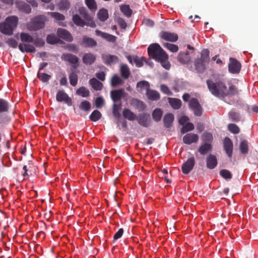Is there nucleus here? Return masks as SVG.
I'll return each instance as SVG.
<instances>
[{"instance_id": "0eeeda50", "label": "nucleus", "mask_w": 258, "mask_h": 258, "mask_svg": "<svg viewBox=\"0 0 258 258\" xmlns=\"http://www.w3.org/2000/svg\"><path fill=\"white\" fill-rule=\"evenodd\" d=\"M241 69L240 63L235 58L230 57L228 64V71L232 74H238Z\"/></svg>"}, {"instance_id": "603ef678", "label": "nucleus", "mask_w": 258, "mask_h": 258, "mask_svg": "<svg viewBox=\"0 0 258 258\" xmlns=\"http://www.w3.org/2000/svg\"><path fill=\"white\" fill-rule=\"evenodd\" d=\"M122 80L118 76L114 75L111 80V84L112 87H115L123 83Z\"/></svg>"}, {"instance_id": "f8f14e48", "label": "nucleus", "mask_w": 258, "mask_h": 258, "mask_svg": "<svg viewBox=\"0 0 258 258\" xmlns=\"http://www.w3.org/2000/svg\"><path fill=\"white\" fill-rule=\"evenodd\" d=\"M160 37L166 41L171 42H176L178 38L176 33L168 31H161L160 33Z\"/></svg>"}, {"instance_id": "052dcab7", "label": "nucleus", "mask_w": 258, "mask_h": 258, "mask_svg": "<svg viewBox=\"0 0 258 258\" xmlns=\"http://www.w3.org/2000/svg\"><path fill=\"white\" fill-rule=\"evenodd\" d=\"M228 115L230 119L233 121H238L240 119L239 114L237 112H234L233 110L230 111Z\"/></svg>"}, {"instance_id": "864d4df0", "label": "nucleus", "mask_w": 258, "mask_h": 258, "mask_svg": "<svg viewBox=\"0 0 258 258\" xmlns=\"http://www.w3.org/2000/svg\"><path fill=\"white\" fill-rule=\"evenodd\" d=\"M69 80L70 84L73 86H75L78 83V76L75 72H72L69 75Z\"/></svg>"}, {"instance_id": "39448f33", "label": "nucleus", "mask_w": 258, "mask_h": 258, "mask_svg": "<svg viewBox=\"0 0 258 258\" xmlns=\"http://www.w3.org/2000/svg\"><path fill=\"white\" fill-rule=\"evenodd\" d=\"M189 108L191 109L194 114L197 116H201L203 113V107L200 104L198 100L195 98H192L189 100Z\"/></svg>"}, {"instance_id": "393cba45", "label": "nucleus", "mask_w": 258, "mask_h": 258, "mask_svg": "<svg viewBox=\"0 0 258 258\" xmlns=\"http://www.w3.org/2000/svg\"><path fill=\"white\" fill-rule=\"evenodd\" d=\"M122 115L124 118L130 121L137 119V115L128 108L123 109Z\"/></svg>"}, {"instance_id": "7ed1b4c3", "label": "nucleus", "mask_w": 258, "mask_h": 258, "mask_svg": "<svg viewBox=\"0 0 258 258\" xmlns=\"http://www.w3.org/2000/svg\"><path fill=\"white\" fill-rule=\"evenodd\" d=\"M18 22V17L15 16L7 17L4 23L0 24V31L6 35H12L14 29L17 26Z\"/></svg>"}, {"instance_id": "0e129e2a", "label": "nucleus", "mask_w": 258, "mask_h": 258, "mask_svg": "<svg viewBox=\"0 0 258 258\" xmlns=\"http://www.w3.org/2000/svg\"><path fill=\"white\" fill-rule=\"evenodd\" d=\"M160 90L164 94L168 95H171L172 94V92L170 90L169 88L167 86L164 84L160 85Z\"/></svg>"}, {"instance_id": "9b49d317", "label": "nucleus", "mask_w": 258, "mask_h": 258, "mask_svg": "<svg viewBox=\"0 0 258 258\" xmlns=\"http://www.w3.org/2000/svg\"><path fill=\"white\" fill-rule=\"evenodd\" d=\"M61 59L65 61L72 64L75 69L78 67V66L76 64L79 61V58L77 56L71 53H63L61 55Z\"/></svg>"}, {"instance_id": "72a5a7b5", "label": "nucleus", "mask_w": 258, "mask_h": 258, "mask_svg": "<svg viewBox=\"0 0 258 258\" xmlns=\"http://www.w3.org/2000/svg\"><path fill=\"white\" fill-rule=\"evenodd\" d=\"M21 40L23 42L32 43L33 42V38L28 33L22 32L20 35Z\"/></svg>"}, {"instance_id": "a211bd4d", "label": "nucleus", "mask_w": 258, "mask_h": 258, "mask_svg": "<svg viewBox=\"0 0 258 258\" xmlns=\"http://www.w3.org/2000/svg\"><path fill=\"white\" fill-rule=\"evenodd\" d=\"M81 44L86 47H93L97 46V43L94 39L84 36Z\"/></svg>"}, {"instance_id": "7c9ffc66", "label": "nucleus", "mask_w": 258, "mask_h": 258, "mask_svg": "<svg viewBox=\"0 0 258 258\" xmlns=\"http://www.w3.org/2000/svg\"><path fill=\"white\" fill-rule=\"evenodd\" d=\"M225 93L226 94V96L229 95L235 96L239 94V90L236 86L232 84H230L229 86L228 91L227 89Z\"/></svg>"}, {"instance_id": "f257e3e1", "label": "nucleus", "mask_w": 258, "mask_h": 258, "mask_svg": "<svg viewBox=\"0 0 258 258\" xmlns=\"http://www.w3.org/2000/svg\"><path fill=\"white\" fill-rule=\"evenodd\" d=\"M148 53L150 57L160 62L164 68L169 69L170 64L168 61V55L159 44H150L148 47Z\"/></svg>"}, {"instance_id": "c85d7f7f", "label": "nucleus", "mask_w": 258, "mask_h": 258, "mask_svg": "<svg viewBox=\"0 0 258 258\" xmlns=\"http://www.w3.org/2000/svg\"><path fill=\"white\" fill-rule=\"evenodd\" d=\"M50 15L52 17L54 18L57 21H58V23L59 25L61 26H66V24L62 22L65 19L64 16L59 13L57 12H51Z\"/></svg>"}, {"instance_id": "f03ea898", "label": "nucleus", "mask_w": 258, "mask_h": 258, "mask_svg": "<svg viewBox=\"0 0 258 258\" xmlns=\"http://www.w3.org/2000/svg\"><path fill=\"white\" fill-rule=\"evenodd\" d=\"M206 83L208 89L212 95L219 98H224L226 96L225 92L227 86L224 82L221 81L214 82L211 80H208Z\"/></svg>"}, {"instance_id": "680f3d73", "label": "nucleus", "mask_w": 258, "mask_h": 258, "mask_svg": "<svg viewBox=\"0 0 258 258\" xmlns=\"http://www.w3.org/2000/svg\"><path fill=\"white\" fill-rule=\"evenodd\" d=\"M164 46L172 52H176L178 50V47L177 45L166 43L164 44Z\"/></svg>"}, {"instance_id": "c756f323", "label": "nucleus", "mask_w": 258, "mask_h": 258, "mask_svg": "<svg viewBox=\"0 0 258 258\" xmlns=\"http://www.w3.org/2000/svg\"><path fill=\"white\" fill-rule=\"evenodd\" d=\"M174 115L172 113L166 114L163 118L164 126L166 128L170 127L174 120Z\"/></svg>"}, {"instance_id": "ddd939ff", "label": "nucleus", "mask_w": 258, "mask_h": 258, "mask_svg": "<svg viewBox=\"0 0 258 258\" xmlns=\"http://www.w3.org/2000/svg\"><path fill=\"white\" fill-rule=\"evenodd\" d=\"M223 146L228 157L232 156L233 145L231 140L229 137H225L224 140Z\"/></svg>"}, {"instance_id": "49530a36", "label": "nucleus", "mask_w": 258, "mask_h": 258, "mask_svg": "<svg viewBox=\"0 0 258 258\" xmlns=\"http://www.w3.org/2000/svg\"><path fill=\"white\" fill-rule=\"evenodd\" d=\"M76 93L83 97H87L90 95L89 90L86 89L85 87H81L78 89L76 91Z\"/></svg>"}, {"instance_id": "473e14b6", "label": "nucleus", "mask_w": 258, "mask_h": 258, "mask_svg": "<svg viewBox=\"0 0 258 258\" xmlns=\"http://www.w3.org/2000/svg\"><path fill=\"white\" fill-rule=\"evenodd\" d=\"M248 142L246 140H243L240 143L239 149L243 155H246L248 152Z\"/></svg>"}, {"instance_id": "69168bd1", "label": "nucleus", "mask_w": 258, "mask_h": 258, "mask_svg": "<svg viewBox=\"0 0 258 258\" xmlns=\"http://www.w3.org/2000/svg\"><path fill=\"white\" fill-rule=\"evenodd\" d=\"M6 43L10 47H11L14 48H16L18 46L17 41L12 38H9L7 40Z\"/></svg>"}, {"instance_id": "774afa93", "label": "nucleus", "mask_w": 258, "mask_h": 258, "mask_svg": "<svg viewBox=\"0 0 258 258\" xmlns=\"http://www.w3.org/2000/svg\"><path fill=\"white\" fill-rule=\"evenodd\" d=\"M70 4L67 0L62 1L60 3V7L62 10H67L70 8Z\"/></svg>"}, {"instance_id": "6e6d98bb", "label": "nucleus", "mask_w": 258, "mask_h": 258, "mask_svg": "<svg viewBox=\"0 0 258 258\" xmlns=\"http://www.w3.org/2000/svg\"><path fill=\"white\" fill-rule=\"evenodd\" d=\"M202 140L204 143H209L211 144L213 141V137L211 133H205L202 137Z\"/></svg>"}, {"instance_id": "2f4dec72", "label": "nucleus", "mask_w": 258, "mask_h": 258, "mask_svg": "<svg viewBox=\"0 0 258 258\" xmlns=\"http://www.w3.org/2000/svg\"><path fill=\"white\" fill-rule=\"evenodd\" d=\"M97 17L100 21L102 22L105 21L108 18L107 10L103 8L99 10L97 13Z\"/></svg>"}, {"instance_id": "6e6552de", "label": "nucleus", "mask_w": 258, "mask_h": 258, "mask_svg": "<svg viewBox=\"0 0 258 258\" xmlns=\"http://www.w3.org/2000/svg\"><path fill=\"white\" fill-rule=\"evenodd\" d=\"M195 165V159L194 157L188 158L185 162H184L182 166V172L184 174H188L194 168Z\"/></svg>"}, {"instance_id": "a19ab883", "label": "nucleus", "mask_w": 258, "mask_h": 258, "mask_svg": "<svg viewBox=\"0 0 258 258\" xmlns=\"http://www.w3.org/2000/svg\"><path fill=\"white\" fill-rule=\"evenodd\" d=\"M79 107L81 110L88 112L91 108V104L88 101L84 100L81 102Z\"/></svg>"}, {"instance_id": "f3484780", "label": "nucleus", "mask_w": 258, "mask_h": 258, "mask_svg": "<svg viewBox=\"0 0 258 258\" xmlns=\"http://www.w3.org/2000/svg\"><path fill=\"white\" fill-rule=\"evenodd\" d=\"M58 36L68 41H72L73 37L71 34L66 29L63 28H58L57 31Z\"/></svg>"}, {"instance_id": "5701e85b", "label": "nucleus", "mask_w": 258, "mask_h": 258, "mask_svg": "<svg viewBox=\"0 0 258 258\" xmlns=\"http://www.w3.org/2000/svg\"><path fill=\"white\" fill-rule=\"evenodd\" d=\"M177 60L182 64H187L190 61L191 57L187 51L186 52H180L178 54Z\"/></svg>"}, {"instance_id": "1a4fd4ad", "label": "nucleus", "mask_w": 258, "mask_h": 258, "mask_svg": "<svg viewBox=\"0 0 258 258\" xmlns=\"http://www.w3.org/2000/svg\"><path fill=\"white\" fill-rule=\"evenodd\" d=\"M56 100L59 102L64 101L68 106L72 105L71 98L63 90H58L57 91L56 95Z\"/></svg>"}, {"instance_id": "c03bdc74", "label": "nucleus", "mask_w": 258, "mask_h": 258, "mask_svg": "<svg viewBox=\"0 0 258 258\" xmlns=\"http://www.w3.org/2000/svg\"><path fill=\"white\" fill-rule=\"evenodd\" d=\"M137 87L140 91L146 90L147 91L150 89V84L147 81H142L137 83Z\"/></svg>"}, {"instance_id": "4468645a", "label": "nucleus", "mask_w": 258, "mask_h": 258, "mask_svg": "<svg viewBox=\"0 0 258 258\" xmlns=\"http://www.w3.org/2000/svg\"><path fill=\"white\" fill-rule=\"evenodd\" d=\"M199 139L198 135L194 133H188L183 137V142L187 145H190L192 143H197Z\"/></svg>"}, {"instance_id": "bf43d9fd", "label": "nucleus", "mask_w": 258, "mask_h": 258, "mask_svg": "<svg viewBox=\"0 0 258 258\" xmlns=\"http://www.w3.org/2000/svg\"><path fill=\"white\" fill-rule=\"evenodd\" d=\"M121 108V104H114L113 105V110L112 112L113 114V115L115 117H120L121 115L119 112V110Z\"/></svg>"}, {"instance_id": "2eb2a0df", "label": "nucleus", "mask_w": 258, "mask_h": 258, "mask_svg": "<svg viewBox=\"0 0 258 258\" xmlns=\"http://www.w3.org/2000/svg\"><path fill=\"white\" fill-rule=\"evenodd\" d=\"M103 62L108 66L118 62L119 59L116 55L105 54L102 56Z\"/></svg>"}, {"instance_id": "c9c22d12", "label": "nucleus", "mask_w": 258, "mask_h": 258, "mask_svg": "<svg viewBox=\"0 0 258 258\" xmlns=\"http://www.w3.org/2000/svg\"><path fill=\"white\" fill-rule=\"evenodd\" d=\"M210 51L208 49H203L201 53V57L198 58L202 61L208 63L210 60Z\"/></svg>"}, {"instance_id": "dca6fc26", "label": "nucleus", "mask_w": 258, "mask_h": 258, "mask_svg": "<svg viewBox=\"0 0 258 258\" xmlns=\"http://www.w3.org/2000/svg\"><path fill=\"white\" fill-rule=\"evenodd\" d=\"M125 93L123 89L112 90L110 92V96L112 101L116 102L124 96Z\"/></svg>"}, {"instance_id": "aec40b11", "label": "nucleus", "mask_w": 258, "mask_h": 258, "mask_svg": "<svg viewBox=\"0 0 258 258\" xmlns=\"http://www.w3.org/2000/svg\"><path fill=\"white\" fill-rule=\"evenodd\" d=\"M217 160L215 155L210 154L207 156L206 165L208 169H213L215 168L217 165Z\"/></svg>"}, {"instance_id": "b1692460", "label": "nucleus", "mask_w": 258, "mask_h": 258, "mask_svg": "<svg viewBox=\"0 0 258 258\" xmlns=\"http://www.w3.org/2000/svg\"><path fill=\"white\" fill-rule=\"evenodd\" d=\"M207 64L208 63L202 61L201 59H196L195 61V69L198 72L200 73H203L206 69Z\"/></svg>"}, {"instance_id": "bb28decb", "label": "nucleus", "mask_w": 258, "mask_h": 258, "mask_svg": "<svg viewBox=\"0 0 258 258\" xmlns=\"http://www.w3.org/2000/svg\"><path fill=\"white\" fill-rule=\"evenodd\" d=\"M212 149L211 144L209 143H204L199 148L198 151L201 155L207 154Z\"/></svg>"}, {"instance_id": "4d7b16f0", "label": "nucleus", "mask_w": 258, "mask_h": 258, "mask_svg": "<svg viewBox=\"0 0 258 258\" xmlns=\"http://www.w3.org/2000/svg\"><path fill=\"white\" fill-rule=\"evenodd\" d=\"M220 175L225 179H231L232 175L231 172L227 169H222L220 171Z\"/></svg>"}, {"instance_id": "5fc2aeb1", "label": "nucleus", "mask_w": 258, "mask_h": 258, "mask_svg": "<svg viewBox=\"0 0 258 258\" xmlns=\"http://www.w3.org/2000/svg\"><path fill=\"white\" fill-rule=\"evenodd\" d=\"M46 42L50 44H55L58 42V38L54 34H49L46 37Z\"/></svg>"}, {"instance_id": "6ab92c4d", "label": "nucleus", "mask_w": 258, "mask_h": 258, "mask_svg": "<svg viewBox=\"0 0 258 258\" xmlns=\"http://www.w3.org/2000/svg\"><path fill=\"white\" fill-rule=\"evenodd\" d=\"M95 34L97 36H100L106 41L110 42H115L116 40V37L108 33L103 32L99 30H95Z\"/></svg>"}, {"instance_id": "4c0bfd02", "label": "nucleus", "mask_w": 258, "mask_h": 258, "mask_svg": "<svg viewBox=\"0 0 258 258\" xmlns=\"http://www.w3.org/2000/svg\"><path fill=\"white\" fill-rule=\"evenodd\" d=\"M120 73L124 79H127L130 75V71L126 64H123L120 67Z\"/></svg>"}, {"instance_id": "a18cd8bd", "label": "nucleus", "mask_w": 258, "mask_h": 258, "mask_svg": "<svg viewBox=\"0 0 258 258\" xmlns=\"http://www.w3.org/2000/svg\"><path fill=\"white\" fill-rule=\"evenodd\" d=\"M37 78L43 83L47 82L51 78V76L44 73L38 72L37 75Z\"/></svg>"}, {"instance_id": "cd10ccee", "label": "nucleus", "mask_w": 258, "mask_h": 258, "mask_svg": "<svg viewBox=\"0 0 258 258\" xmlns=\"http://www.w3.org/2000/svg\"><path fill=\"white\" fill-rule=\"evenodd\" d=\"M89 84L96 91H100L103 88V84L95 78H92L89 80Z\"/></svg>"}, {"instance_id": "37998d69", "label": "nucleus", "mask_w": 258, "mask_h": 258, "mask_svg": "<svg viewBox=\"0 0 258 258\" xmlns=\"http://www.w3.org/2000/svg\"><path fill=\"white\" fill-rule=\"evenodd\" d=\"M195 126L191 122H187L186 124L184 125L180 130V132L182 134H184L185 133L192 131L194 130Z\"/></svg>"}, {"instance_id": "9d476101", "label": "nucleus", "mask_w": 258, "mask_h": 258, "mask_svg": "<svg viewBox=\"0 0 258 258\" xmlns=\"http://www.w3.org/2000/svg\"><path fill=\"white\" fill-rule=\"evenodd\" d=\"M138 123L141 126L145 127H149L151 124L150 116L149 114L142 113L137 116Z\"/></svg>"}, {"instance_id": "20e7f679", "label": "nucleus", "mask_w": 258, "mask_h": 258, "mask_svg": "<svg viewBox=\"0 0 258 258\" xmlns=\"http://www.w3.org/2000/svg\"><path fill=\"white\" fill-rule=\"evenodd\" d=\"M47 19L44 15H38L31 19L27 24V28L28 30L37 31L42 29L45 26Z\"/></svg>"}, {"instance_id": "423d86ee", "label": "nucleus", "mask_w": 258, "mask_h": 258, "mask_svg": "<svg viewBox=\"0 0 258 258\" xmlns=\"http://www.w3.org/2000/svg\"><path fill=\"white\" fill-rule=\"evenodd\" d=\"M73 22L78 26L83 27L86 25L91 28H95L96 26V23L94 21L90 22L82 19L78 15L76 14L73 16Z\"/></svg>"}, {"instance_id": "412c9836", "label": "nucleus", "mask_w": 258, "mask_h": 258, "mask_svg": "<svg viewBox=\"0 0 258 258\" xmlns=\"http://www.w3.org/2000/svg\"><path fill=\"white\" fill-rule=\"evenodd\" d=\"M19 50L22 52H35L36 51L34 46L31 44L25 43H20L18 45Z\"/></svg>"}, {"instance_id": "8fccbe9b", "label": "nucleus", "mask_w": 258, "mask_h": 258, "mask_svg": "<svg viewBox=\"0 0 258 258\" xmlns=\"http://www.w3.org/2000/svg\"><path fill=\"white\" fill-rule=\"evenodd\" d=\"M9 107V103L5 99L0 98V113L7 112Z\"/></svg>"}, {"instance_id": "09e8293b", "label": "nucleus", "mask_w": 258, "mask_h": 258, "mask_svg": "<svg viewBox=\"0 0 258 258\" xmlns=\"http://www.w3.org/2000/svg\"><path fill=\"white\" fill-rule=\"evenodd\" d=\"M133 58L136 66L139 68L142 67L144 64V62L145 61V58L144 57L140 58L137 55H134L133 56Z\"/></svg>"}, {"instance_id": "79ce46f5", "label": "nucleus", "mask_w": 258, "mask_h": 258, "mask_svg": "<svg viewBox=\"0 0 258 258\" xmlns=\"http://www.w3.org/2000/svg\"><path fill=\"white\" fill-rule=\"evenodd\" d=\"M120 11L126 17L129 18L132 16V10L129 5H124L120 6Z\"/></svg>"}, {"instance_id": "ea45409f", "label": "nucleus", "mask_w": 258, "mask_h": 258, "mask_svg": "<svg viewBox=\"0 0 258 258\" xmlns=\"http://www.w3.org/2000/svg\"><path fill=\"white\" fill-rule=\"evenodd\" d=\"M163 112L160 108H156L152 113V117L155 121H159L161 120Z\"/></svg>"}, {"instance_id": "a878e982", "label": "nucleus", "mask_w": 258, "mask_h": 258, "mask_svg": "<svg viewBox=\"0 0 258 258\" xmlns=\"http://www.w3.org/2000/svg\"><path fill=\"white\" fill-rule=\"evenodd\" d=\"M146 95L148 99L153 101H156L160 99V94L156 90L149 89L146 91Z\"/></svg>"}, {"instance_id": "338daca9", "label": "nucleus", "mask_w": 258, "mask_h": 258, "mask_svg": "<svg viewBox=\"0 0 258 258\" xmlns=\"http://www.w3.org/2000/svg\"><path fill=\"white\" fill-rule=\"evenodd\" d=\"M104 99L102 97H97L95 100V106L97 108H101L104 104Z\"/></svg>"}, {"instance_id": "13d9d810", "label": "nucleus", "mask_w": 258, "mask_h": 258, "mask_svg": "<svg viewBox=\"0 0 258 258\" xmlns=\"http://www.w3.org/2000/svg\"><path fill=\"white\" fill-rule=\"evenodd\" d=\"M228 130L234 134H237L240 132L239 127L234 123H230L228 125Z\"/></svg>"}, {"instance_id": "e2e57ef3", "label": "nucleus", "mask_w": 258, "mask_h": 258, "mask_svg": "<svg viewBox=\"0 0 258 258\" xmlns=\"http://www.w3.org/2000/svg\"><path fill=\"white\" fill-rule=\"evenodd\" d=\"M116 21L121 29H126L127 27V24L123 18L118 17L117 18Z\"/></svg>"}, {"instance_id": "e433bc0d", "label": "nucleus", "mask_w": 258, "mask_h": 258, "mask_svg": "<svg viewBox=\"0 0 258 258\" xmlns=\"http://www.w3.org/2000/svg\"><path fill=\"white\" fill-rule=\"evenodd\" d=\"M79 13L86 21H89L90 22H91V21H94L92 17L87 13L86 9L84 7L80 8Z\"/></svg>"}, {"instance_id": "4be33fe9", "label": "nucleus", "mask_w": 258, "mask_h": 258, "mask_svg": "<svg viewBox=\"0 0 258 258\" xmlns=\"http://www.w3.org/2000/svg\"><path fill=\"white\" fill-rule=\"evenodd\" d=\"M96 58V56L94 54L87 53L84 54L82 60L84 64L86 65H91L95 62Z\"/></svg>"}, {"instance_id": "3c124183", "label": "nucleus", "mask_w": 258, "mask_h": 258, "mask_svg": "<svg viewBox=\"0 0 258 258\" xmlns=\"http://www.w3.org/2000/svg\"><path fill=\"white\" fill-rule=\"evenodd\" d=\"M19 8L22 11L26 14H29L31 12V8L30 6L25 3H21L19 4Z\"/></svg>"}, {"instance_id": "f704fd0d", "label": "nucleus", "mask_w": 258, "mask_h": 258, "mask_svg": "<svg viewBox=\"0 0 258 258\" xmlns=\"http://www.w3.org/2000/svg\"><path fill=\"white\" fill-rule=\"evenodd\" d=\"M169 102L172 107L174 109H178L182 105L181 101L179 99L170 98Z\"/></svg>"}, {"instance_id": "de8ad7c7", "label": "nucleus", "mask_w": 258, "mask_h": 258, "mask_svg": "<svg viewBox=\"0 0 258 258\" xmlns=\"http://www.w3.org/2000/svg\"><path fill=\"white\" fill-rule=\"evenodd\" d=\"M85 4L92 12H95L97 9L95 0H85Z\"/></svg>"}, {"instance_id": "58836bf2", "label": "nucleus", "mask_w": 258, "mask_h": 258, "mask_svg": "<svg viewBox=\"0 0 258 258\" xmlns=\"http://www.w3.org/2000/svg\"><path fill=\"white\" fill-rule=\"evenodd\" d=\"M102 117L101 112L98 110H94L89 116V119L92 121H97Z\"/></svg>"}]
</instances>
